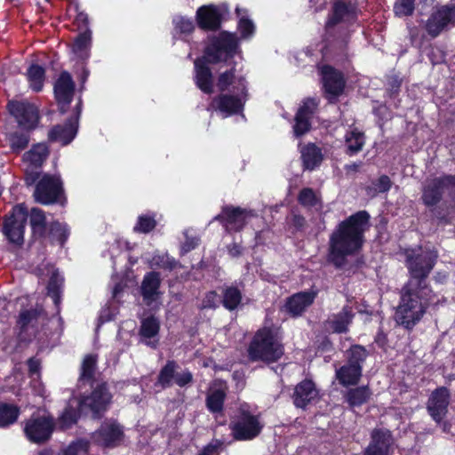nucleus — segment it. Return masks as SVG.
Returning a JSON list of instances; mask_svg holds the SVG:
<instances>
[{"mask_svg":"<svg viewBox=\"0 0 455 455\" xmlns=\"http://www.w3.org/2000/svg\"><path fill=\"white\" fill-rule=\"evenodd\" d=\"M367 211H358L339 221L329 237L327 261L342 268L347 257L361 252L365 243V232L371 226Z\"/></svg>","mask_w":455,"mask_h":455,"instance_id":"nucleus-1","label":"nucleus"},{"mask_svg":"<svg viewBox=\"0 0 455 455\" xmlns=\"http://www.w3.org/2000/svg\"><path fill=\"white\" fill-rule=\"evenodd\" d=\"M435 299L436 294L431 286L406 282L399 292V303L395 313V322L408 331L413 330Z\"/></svg>","mask_w":455,"mask_h":455,"instance_id":"nucleus-2","label":"nucleus"},{"mask_svg":"<svg viewBox=\"0 0 455 455\" xmlns=\"http://www.w3.org/2000/svg\"><path fill=\"white\" fill-rule=\"evenodd\" d=\"M283 355V338L279 328L274 324L258 329L247 347V357L251 363L270 364L277 363Z\"/></svg>","mask_w":455,"mask_h":455,"instance_id":"nucleus-3","label":"nucleus"},{"mask_svg":"<svg viewBox=\"0 0 455 455\" xmlns=\"http://www.w3.org/2000/svg\"><path fill=\"white\" fill-rule=\"evenodd\" d=\"M444 193H447L451 203L455 205V174H443L428 180L424 185L420 196L422 204L430 209L440 224L449 222L447 215L435 208L443 200Z\"/></svg>","mask_w":455,"mask_h":455,"instance_id":"nucleus-4","label":"nucleus"},{"mask_svg":"<svg viewBox=\"0 0 455 455\" xmlns=\"http://www.w3.org/2000/svg\"><path fill=\"white\" fill-rule=\"evenodd\" d=\"M29 226L31 239L42 243L49 238L52 244L56 243L60 247H64L70 235L68 224L59 220H53L48 224L44 211L38 207H33L30 210Z\"/></svg>","mask_w":455,"mask_h":455,"instance_id":"nucleus-5","label":"nucleus"},{"mask_svg":"<svg viewBox=\"0 0 455 455\" xmlns=\"http://www.w3.org/2000/svg\"><path fill=\"white\" fill-rule=\"evenodd\" d=\"M240 50L239 38L227 30L210 36L204 49V56L210 64L228 63Z\"/></svg>","mask_w":455,"mask_h":455,"instance_id":"nucleus-6","label":"nucleus"},{"mask_svg":"<svg viewBox=\"0 0 455 455\" xmlns=\"http://www.w3.org/2000/svg\"><path fill=\"white\" fill-rule=\"evenodd\" d=\"M90 386L92 387L91 392L80 395L77 400L88 418L100 420L110 409L113 403V395L106 381L92 383Z\"/></svg>","mask_w":455,"mask_h":455,"instance_id":"nucleus-7","label":"nucleus"},{"mask_svg":"<svg viewBox=\"0 0 455 455\" xmlns=\"http://www.w3.org/2000/svg\"><path fill=\"white\" fill-rule=\"evenodd\" d=\"M438 257V251L435 249H425L419 252L412 250L407 253L405 258V266L409 273L407 282L418 285L431 286L427 278L434 269Z\"/></svg>","mask_w":455,"mask_h":455,"instance_id":"nucleus-8","label":"nucleus"},{"mask_svg":"<svg viewBox=\"0 0 455 455\" xmlns=\"http://www.w3.org/2000/svg\"><path fill=\"white\" fill-rule=\"evenodd\" d=\"M369 353L363 345H352L347 350V362L337 368L335 378L342 387H355L360 382L363 376V363Z\"/></svg>","mask_w":455,"mask_h":455,"instance_id":"nucleus-9","label":"nucleus"},{"mask_svg":"<svg viewBox=\"0 0 455 455\" xmlns=\"http://www.w3.org/2000/svg\"><path fill=\"white\" fill-rule=\"evenodd\" d=\"M28 217L30 218V212L24 203L13 205L10 212L3 217L1 231L9 243L17 247H21L24 244Z\"/></svg>","mask_w":455,"mask_h":455,"instance_id":"nucleus-10","label":"nucleus"},{"mask_svg":"<svg viewBox=\"0 0 455 455\" xmlns=\"http://www.w3.org/2000/svg\"><path fill=\"white\" fill-rule=\"evenodd\" d=\"M234 94L220 92L210 103V108L220 112L225 117L243 112L248 96L247 82L243 76L237 77Z\"/></svg>","mask_w":455,"mask_h":455,"instance_id":"nucleus-11","label":"nucleus"},{"mask_svg":"<svg viewBox=\"0 0 455 455\" xmlns=\"http://www.w3.org/2000/svg\"><path fill=\"white\" fill-rule=\"evenodd\" d=\"M264 424L259 415L252 414L249 410L240 408L229 423L231 435L235 441H251L262 432Z\"/></svg>","mask_w":455,"mask_h":455,"instance_id":"nucleus-12","label":"nucleus"},{"mask_svg":"<svg viewBox=\"0 0 455 455\" xmlns=\"http://www.w3.org/2000/svg\"><path fill=\"white\" fill-rule=\"evenodd\" d=\"M55 429V418L52 414L41 415L38 412H33L24 421L23 433L30 443L44 444L52 439Z\"/></svg>","mask_w":455,"mask_h":455,"instance_id":"nucleus-13","label":"nucleus"},{"mask_svg":"<svg viewBox=\"0 0 455 455\" xmlns=\"http://www.w3.org/2000/svg\"><path fill=\"white\" fill-rule=\"evenodd\" d=\"M34 197L36 202L43 205H64L67 198L61 178L56 174L44 173L36 184Z\"/></svg>","mask_w":455,"mask_h":455,"instance_id":"nucleus-14","label":"nucleus"},{"mask_svg":"<svg viewBox=\"0 0 455 455\" xmlns=\"http://www.w3.org/2000/svg\"><path fill=\"white\" fill-rule=\"evenodd\" d=\"M124 437V426L113 418L105 419L99 427L91 434L92 443L103 449L119 447Z\"/></svg>","mask_w":455,"mask_h":455,"instance_id":"nucleus-15","label":"nucleus"},{"mask_svg":"<svg viewBox=\"0 0 455 455\" xmlns=\"http://www.w3.org/2000/svg\"><path fill=\"white\" fill-rule=\"evenodd\" d=\"M7 110L21 130L33 132L38 126L40 114L36 106L28 101L10 100Z\"/></svg>","mask_w":455,"mask_h":455,"instance_id":"nucleus-16","label":"nucleus"},{"mask_svg":"<svg viewBox=\"0 0 455 455\" xmlns=\"http://www.w3.org/2000/svg\"><path fill=\"white\" fill-rule=\"evenodd\" d=\"M252 211L242 208L240 206H234L232 204L223 205L221 212L214 217L227 231L228 232H240L247 224V218L252 217Z\"/></svg>","mask_w":455,"mask_h":455,"instance_id":"nucleus-17","label":"nucleus"},{"mask_svg":"<svg viewBox=\"0 0 455 455\" xmlns=\"http://www.w3.org/2000/svg\"><path fill=\"white\" fill-rule=\"evenodd\" d=\"M455 24V4H444L433 11L424 28L431 38H436L449 25Z\"/></svg>","mask_w":455,"mask_h":455,"instance_id":"nucleus-18","label":"nucleus"},{"mask_svg":"<svg viewBox=\"0 0 455 455\" xmlns=\"http://www.w3.org/2000/svg\"><path fill=\"white\" fill-rule=\"evenodd\" d=\"M325 98L331 101L337 100L345 90L346 80L343 73L329 64L319 67Z\"/></svg>","mask_w":455,"mask_h":455,"instance_id":"nucleus-19","label":"nucleus"},{"mask_svg":"<svg viewBox=\"0 0 455 455\" xmlns=\"http://www.w3.org/2000/svg\"><path fill=\"white\" fill-rule=\"evenodd\" d=\"M227 9L216 4H204L196 12L197 27L205 32H216L220 29Z\"/></svg>","mask_w":455,"mask_h":455,"instance_id":"nucleus-20","label":"nucleus"},{"mask_svg":"<svg viewBox=\"0 0 455 455\" xmlns=\"http://www.w3.org/2000/svg\"><path fill=\"white\" fill-rule=\"evenodd\" d=\"M357 17L356 6L350 1L335 0L331 6L324 26L325 41L331 43L332 30L344 20H355Z\"/></svg>","mask_w":455,"mask_h":455,"instance_id":"nucleus-21","label":"nucleus"},{"mask_svg":"<svg viewBox=\"0 0 455 455\" xmlns=\"http://www.w3.org/2000/svg\"><path fill=\"white\" fill-rule=\"evenodd\" d=\"M75 91L76 84L70 73L67 70L61 71L53 84L54 99L60 114L68 112L73 100Z\"/></svg>","mask_w":455,"mask_h":455,"instance_id":"nucleus-22","label":"nucleus"},{"mask_svg":"<svg viewBox=\"0 0 455 455\" xmlns=\"http://www.w3.org/2000/svg\"><path fill=\"white\" fill-rule=\"evenodd\" d=\"M451 400V392L446 387H438L430 394L427 410L430 417L436 423H441L448 413Z\"/></svg>","mask_w":455,"mask_h":455,"instance_id":"nucleus-23","label":"nucleus"},{"mask_svg":"<svg viewBox=\"0 0 455 455\" xmlns=\"http://www.w3.org/2000/svg\"><path fill=\"white\" fill-rule=\"evenodd\" d=\"M393 445V435L387 428H374L371 433V441L363 450V455H389Z\"/></svg>","mask_w":455,"mask_h":455,"instance_id":"nucleus-24","label":"nucleus"},{"mask_svg":"<svg viewBox=\"0 0 455 455\" xmlns=\"http://www.w3.org/2000/svg\"><path fill=\"white\" fill-rule=\"evenodd\" d=\"M318 291L309 290L296 292L289 296L284 304L286 313L291 317H299L313 305L317 297Z\"/></svg>","mask_w":455,"mask_h":455,"instance_id":"nucleus-25","label":"nucleus"},{"mask_svg":"<svg viewBox=\"0 0 455 455\" xmlns=\"http://www.w3.org/2000/svg\"><path fill=\"white\" fill-rule=\"evenodd\" d=\"M319 396L315 383L311 379H304L293 389L291 399L296 408L305 410Z\"/></svg>","mask_w":455,"mask_h":455,"instance_id":"nucleus-26","label":"nucleus"},{"mask_svg":"<svg viewBox=\"0 0 455 455\" xmlns=\"http://www.w3.org/2000/svg\"><path fill=\"white\" fill-rule=\"evenodd\" d=\"M79 124L76 123V117L67 118L61 124L53 125L48 132V140L50 142H59L61 146L69 145L76 138Z\"/></svg>","mask_w":455,"mask_h":455,"instance_id":"nucleus-27","label":"nucleus"},{"mask_svg":"<svg viewBox=\"0 0 455 455\" xmlns=\"http://www.w3.org/2000/svg\"><path fill=\"white\" fill-rule=\"evenodd\" d=\"M209 62L204 58H197L194 62V83L196 86L205 94L213 92V75Z\"/></svg>","mask_w":455,"mask_h":455,"instance_id":"nucleus-28","label":"nucleus"},{"mask_svg":"<svg viewBox=\"0 0 455 455\" xmlns=\"http://www.w3.org/2000/svg\"><path fill=\"white\" fill-rule=\"evenodd\" d=\"M43 313L44 309L42 307L23 309L20 312L16 320L17 336L20 341L26 342L31 340V338L28 336V327H36Z\"/></svg>","mask_w":455,"mask_h":455,"instance_id":"nucleus-29","label":"nucleus"},{"mask_svg":"<svg viewBox=\"0 0 455 455\" xmlns=\"http://www.w3.org/2000/svg\"><path fill=\"white\" fill-rule=\"evenodd\" d=\"M82 417L88 418L85 411L82 410L78 400L76 406L68 403L58 418L55 419L56 428L60 431L71 429Z\"/></svg>","mask_w":455,"mask_h":455,"instance_id":"nucleus-30","label":"nucleus"},{"mask_svg":"<svg viewBox=\"0 0 455 455\" xmlns=\"http://www.w3.org/2000/svg\"><path fill=\"white\" fill-rule=\"evenodd\" d=\"M160 285L161 277L158 272L150 271L144 275L140 286V293L147 305H151L158 299Z\"/></svg>","mask_w":455,"mask_h":455,"instance_id":"nucleus-31","label":"nucleus"},{"mask_svg":"<svg viewBox=\"0 0 455 455\" xmlns=\"http://www.w3.org/2000/svg\"><path fill=\"white\" fill-rule=\"evenodd\" d=\"M159 331V320L154 315H149L141 320L139 335L144 344L152 348H156L159 339H156L152 340V339L157 338Z\"/></svg>","mask_w":455,"mask_h":455,"instance_id":"nucleus-32","label":"nucleus"},{"mask_svg":"<svg viewBox=\"0 0 455 455\" xmlns=\"http://www.w3.org/2000/svg\"><path fill=\"white\" fill-rule=\"evenodd\" d=\"M50 156V148L45 142L33 144L30 149L24 153L22 161L35 169H41Z\"/></svg>","mask_w":455,"mask_h":455,"instance_id":"nucleus-33","label":"nucleus"},{"mask_svg":"<svg viewBox=\"0 0 455 455\" xmlns=\"http://www.w3.org/2000/svg\"><path fill=\"white\" fill-rule=\"evenodd\" d=\"M353 307L345 305L341 310L333 315V318L328 321L330 329L333 333L343 334L349 331V326L355 318Z\"/></svg>","mask_w":455,"mask_h":455,"instance_id":"nucleus-34","label":"nucleus"},{"mask_svg":"<svg viewBox=\"0 0 455 455\" xmlns=\"http://www.w3.org/2000/svg\"><path fill=\"white\" fill-rule=\"evenodd\" d=\"M300 158L304 170L313 171L322 164L323 155L321 148L313 142H308L300 148Z\"/></svg>","mask_w":455,"mask_h":455,"instance_id":"nucleus-35","label":"nucleus"},{"mask_svg":"<svg viewBox=\"0 0 455 455\" xmlns=\"http://www.w3.org/2000/svg\"><path fill=\"white\" fill-rule=\"evenodd\" d=\"M372 392L368 385L348 388L344 394V401L350 408L361 407L367 403Z\"/></svg>","mask_w":455,"mask_h":455,"instance_id":"nucleus-36","label":"nucleus"},{"mask_svg":"<svg viewBox=\"0 0 455 455\" xmlns=\"http://www.w3.org/2000/svg\"><path fill=\"white\" fill-rule=\"evenodd\" d=\"M220 304L230 312L236 310L243 304V292L237 285L231 284L222 287Z\"/></svg>","mask_w":455,"mask_h":455,"instance_id":"nucleus-37","label":"nucleus"},{"mask_svg":"<svg viewBox=\"0 0 455 455\" xmlns=\"http://www.w3.org/2000/svg\"><path fill=\"white\" fill-rule=\"evenodd\" d=\"M346 150L345 153L353 156L362 151L365 144L364 132H361L358 128L355 127L347 131L345 135Z\"/></svg>","mask_w":455,"mask_h":455,"instance_id":"nucleus-38","label":"nucleus"},{"mask_svg":"<svg viewBox=\"0 0 455 455\" xmlns=\"http://www.w3.org/2000/svg\"><path fill=\"white\" fill-rule=\"evenodd\" d=\"M26 76L33 92H40L43 91L46 78V70L43 66L32 63L26 71Z\"/></svg>","mask_w":455,"mask_h":455,"instance_id":"nucleus-39","label":"nucleus"},{"mask_svg":"<svg viewBox=\"0 0 455 455\" xmlns=\"http://www.w3.org/2000/svg\"><path fill=\"white\" fill-rule=\"evenodd\" d=\"M97 363L98 355L96 354H88L84 357L78 379L80 382L88 384L97 383L95 381Z\"/></svg>","mask_w":455,"mask_h":455,"instance_id":"nucleus-40","label":"nucleus"},{"mask_svg":"<svg viewBox=\"0 0 455 455\" xmlns=\"http://www.w3.org/2000/svg\"><path fill=\"white\" fill-rule=\"evenodd\" d=\"M30 132H31L20 129L12 132L7 135V140L12 153L19 155L28 147Z\"/></svg>","mask_w":455,"mask_h":455,"instance_id":"nucleus-41","label":"nucleus"},{"mask_svg":"<svg viewBox=\"0 0 455 455\" xmlns=\"http://www.w3.org/2000/svg\"><path fill=\"white\" fill-rule=\"evenodd\" d=\"M20 408L12 403H0V428L13 425L19 419Z\"/></svg>","mask_w":455,"mask_h":455,"instance_id":"nucleus-42","label":"nucleus"},{"mask_svg":"<svg viewBox=\"0 0 455 455\" xmlns=\"http://www.w3.org/2000/svg\"><path fill=\"white\" fill-rule=\"evenodd\" d=\"M227 392L223 388H217L210 392L205 400L206 407L212 413H222Z\"/></svg>","mask_w":455,"mask_h":455,"instance_id":"nucleus-43","label":"nucleus"},{"mask_svg":"<svg viewBox=\"0 0 455 455\" xmlns=\"http://www.w3.org/2000/svg\"><path fill=\"white\" fill-rule=\"evenodd\" d=\"M179 367L178 363L174 360H168L166 363L161 368L158 376L157 382L163 388L170 387L172 386L173 379L175 380L176 370Z\"/></svg>","mask_w":455,"mask_h":455,"instance_id":"nucleus-44","label":"nucleus"},{"mask_svg":"<svg viewBox=\"0 0 455 455\" xmlns=\"http://www.w3.org/2000/svg\"><path fill=\"white\" fill-rule=\"evenodd\" d=\"M156 213L141 214L137 219L136 224L133 227V232L148 234L156 228Z\"/></svg>","mask_w":455,"mask_h":455,"instance_id":"nucleus-45","label":"nucleus"},{"mask_svg":"<svg viewBox=\"0 0 455 455\" xmlns=\"http://www.w3.org/2000/svg\"><path fill=\"white\" fill-rule=\"evenodd\" d=\"M172 24L175 33L180 36H190L196 28L193 20L184 16L173 18Z\"/></svg>","mask_w":455,"mask_h":455,"instance_id":"nucleus-46","label":"nucleus"},{"mask_svg":"<svg viewBox=\"0 0 455 455\" xmlns=\"http://www.w3.org/2000/svg\"><path fill=\"white\" fill-rule=\"evenodd\" d=\"M235 82L237 84V78H235V62L233 63V66L229 69L219 75L216 85L220 92H225Z\"/></svg>","mask_w":455,"mask_h":455,"instance_id":"nucleus-47","label":"nucleus"},{"mask_svg":"<svg viewBox=\"0 0 455 455\" xmlns=\"http://www.w3.org/2000/svg\"><path fill=\"white\" fill-rule=\"evenodd\" d=\"M320 100L314 97H307L302 100L301 105L298 108L296 114L303 116L310 120L318 110Z\"/></svg>","mask_w":455,"mask_h":455,"instance_id":"nucleus-48","label":"nucleus"},{"mask_svg":"<svg viewBox=\"0 0 455 455\" xmlns=\"http://www.w3.org/2000/svg\"><path fill=\"white\" fill-rule=\"evenodd\" d=\"M392 187V181L390 178L383 174L379 177L378 180L372 182V187H367L366 192L367 195L374 196L379 193H387L390 190Z\"/></svg>","mask_w":455,"mask_h":455,"instance_id":"nucleus-49","label":"nucleus"},{"mask_svg":"<svg viewBox=\"0 0 455 455\" xmlns=\"http://www.w3.org/2000/svg\"><path fill=\"white\" fill-rule=\"evenodd\" d=\"M312 120L295 114L292 132L295 138H301L312 129Z\"/></svg>","mask_w":455,"mask_h":455,"instance_id":"nucleus-50","label":"nucleus"},{"mask_svg":"<svg viewBox=\"0 0 455 455\" xmlns=\"http://www.w3.org/2000/svg\"><path fill=\"white\" fill-rule=\"evenodd\" d=\"M61 282L55 275H52L47 284V295L51 297L56 307H59L61 300Z\"/></svg>","mask_w":455,"mask_h":455,"instance_id":"nucleus-51","label":"nucleus"},{"mask_svg":"<svg viewBox=\"0 0 455 455\" xmlns=\"http://www.w3.org/2000/svg\"><path fill=\"white\" fill-rule=\"evenodd\" d=\"M298 203L303 207H314L319 203L315 191L311 188H302L298 195Z\"/></svg>","mask_w":455,"mask_h":455,"instance_id":"nucleus-52","label":"nucleus"},{"mask_svg":"<svg viewBox=\"0 0 455 455\" xmlns=\"http://www.w3.org/2000/svg\"><path fill=\"white\" fill-rule=\"evenodd\" d=\"M89 445L84 440L79 439L72 442L68 447L61 450L60 455H87Z\"/></svg>","mask_w":455,"mask_h":455,"instance_id":"nucleus-53","label":"nucleus"},{"mask_svg":"<svg viewBox=\"0 0 455 455\" xmlns=\"http://www.w3.org/2000/svg\"><path fill=\"white\" fill-rule=\"evenodd\" d=\"M237 29L242 39L251 37L255 33V25L251 20L247 17H242L237 23Z\"/></svg>","mask_w":455,"mask_h":455,"instance_id":"nucleus-54","label":"nucleus"},{"mask_svg":"<svg viewBox=\"0 0 455 455\" xmlns=\"http://www.w3.org/2000/svg\"><path fill=\"white\" fill-rule=\"evenodd\" d=\"M91 41L92 32L90 29H85L84 32L80 33L75 39L74 51L76 52L86 51L91 45Z\"/></svg>","mask_w":455,"mask_h":455,"instance_id":"nucleus-55","label":"nucleus"},{"mask_svg":"<svg viewBox=\"0 0 455 455\" xmlns=\"http://www.w3.org/2000/svg\"><path fill=\"white\" fill-rule=\"evenodd\" d=\"M416 0H400L394 5V11L398 16H411L415 10Z\"/></svg>","mask_w":455,"mask_h":455,"instance_id":"nucleus-56","label":"nucleus"},{"mask_svg":"<svg viewBox=\"0 0 455 455\" xmlns=\"http://www.w3.org/2000/svg\"><path fill=\"white\" fill-rule=\"evenodd\" d=\"M69 6H70L71 9H73L75 11V12L76 14L75 21H76L77 27L79 28L89 29L88 28V25H89L88 14L80 10L79 4L76 3V2H71L69 4Z\"/></svg>","mask_w":455,"mask_h":455,"instance_id":"nucleus-57","label":"nucleus"},{"mask_svg":"<svg viewBox=\"0 0 455 455\" xmlns=\"http://www.w3.org/2000/svg\"><path fill=\"white\" fill-rule=\"evenodd\" d=\"M224 442L220 439H212L204 446L197 455H220L223 449Z\"/></svg>","mask_w":455,"mask_h":455,"instance_id":"nucleus-58","label":"nucleus"},{"mask_svg":"<svg viewBox=\"0 0 455 455\" xmlns=\"http://www.w3.org/2000/svg\"><path fill=\"white\" fill-rule=\"evenodd\" d=\"M220 304V298L216 291H207L202 301V308L216 309Z\"/></svg>","mask_w":455,"mask_h":455,"instance_id":"nucleus-59","label":"nucleus"},{"mask_svg":"<svg viewBox=\"0 0 455 455\" xmlns=\"http://www.w3.org/2000/svg\"><path fill=\"white\" fill-rule=\"evenodd\" d=\"M333 350H334L333 343L328 336H323L315 341V354L316 355L331 353Z\"/></svg>","mask_w":455,"mask_h":455,"instance_id":"nucleus-60","label":"nucleus"},{"mask_svg":"<svg viewBox=\"0 0 455 455\" xmlns=\"http://www.w3.org/2000/svg\"><path fill=\"white\" fill-rule=\"evenodd\" d=\"M40 176H41V172L39 171V169H35L28 165V167L25 170V173H24V182H25L26 186L30 187V186L37 183L38 180H40L39 179Z\"/></svg>","mask_w":455,"mask_h":455,"instance_id":"nucleus-61","label":"nucleus"},{"mask_svg":"<svg viewBox=\"0 0 455 455\" xmlns=\"http://www.w3.org/2000/svg\"><path fill=\"white\" fill-rule=\"evenodd\" d=\"M374 343L379 347L384 353H387L389 348V340L387 334L384 331L383 328H379L375 337Z\"/></svg>","mask_w":455,"mask_h":455,"instance_id":"nucleus-62","label":"nucleus"},{"mask_svg":"<svg viewBox=\"0 0 455 455\" xmlns=\"http://www.w3.org/2000/svg\"><path fill=\"white\" fill-rule=\"evenodd\" d=\"M157 265L164 270L172 271L173 269L176 268L178 261L174 258L170 257L169 255H164L159 257V261L157 262Z\"/></svg>","mask_w":455,"mask_h":455,"instance_id":"nucleus-63","label":"nucleus"},{"mask_svg":"<svg viewBox=\"0 0 455 455\" xmlns=\"http://www.w3.org/2000/svg\"><path fill=\"white\" fill-rule=\"evenodd\" d=\"M193 374L188 370H185L181 373H177L175 376V384L180 387H186L192 383Z\"/></svg>","mask_w":455,"mask_h":455,"instance_id":"nucleus-64","label":"nucleus"}]
</instances>
